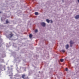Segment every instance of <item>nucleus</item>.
Wrapping results in <instances>:
<instances>
[{
    "mask_svg": "<svg viewBox=\"0 0 79 79\" xmlns=\"http://www.w3.org/2000/svg\"><path fill=\"white\" fill-rule=\"evenodd\" d=\"M13 35H14V34H13V33H12V32L11 31L10 32L9 35L8 36L6 35V36L7 37H8V38H9L10 39H11V37H13Z\"/></svg>",
    "mask_w": 79,
    "mask_h": 79,
    "instance_id": "1",
    "label": "nucleus"
},
{
    "mask_svg": "<svg viewBox=\"0 0 79 79\" xmlns=\"http://www.w3.org/2000/svg\"><path fill=\"white\" fill-rule=\"evenodd\" d=\"M74 43L73 42L72 40L70 41V47H73V44H74Z\"/></svg>",
    "mask_w": 79,
    "mask_h": 79,
    "instance_id": "2",
    "label": "nucleus"
},
{
    "mask_svg": "<svg viewBox=\"0 0 79 79\" xmlns=\"http://www.w3.org/2000/svg\"><path fill=\"white\" fill-rule=\"evenodd\" d=\"M41 24L43 27H45V26L46 24L44 22L41 23Z\"/></svg>",
    "mask_w": 79,
    "mask_h": 79,
    "instance_id": "3",
    "label": "nucleus"
},
{
    "mask_svg": "<svg viewBox=\"0 0 79 79\" xmlns=\"http://www.w3.org/2000/svg\"><path fill=\"white\" fill-rule=\"evenodd\" d=\"M75 19H79V15H77L75 17Z\"/></svg>",
    "mask_w": 79,
    "mask_h": 79,
    "instance_id": "4",
    "label": "nucleus"
},
{
    "mask_svg": "<svg viewBox=\"0 0 79 79\" xmlns=\"http://www.w3.org/2000/svg\"><path fill=\"white\" fill-rule=\"evenodd\" d=\"M25 76H26V75L23 74L22 75V77L23 79H26V78L25 77Z\"/></svg>",
    "mask_w": 79,
    "mask_h": 79,
    "instance_id": "5",
    "label": "nucleus"
},
{
    "mask_svg": "<svg viewBox=\"0 0 79 79\" xmlns=\"http://www.w3.org/2000/svg\"><path fill=\"white\" fill-rule=\"evenodd\" d=\"M66 49H68V48H69V45H68V44H67L65 47Z\"/></svg>",
    "mask_w": 79,
    "mask_h": 79,
    "instance_id": "6",
    "label": "nucleus"
},
{
    "mask_svg": "<svg viewBox=\"0 0 79 79\" xmlns=\"http://www.w3.org/2000/svg\"><path fill=\"white\" fill-rule=\"evenodd\" d=\"M47 22V23H50V20H49L48 19H47L46 20Z\"/></svg>",
    "mask_w": 79,
    "mask_h": 79,
    "instance_id": "7",
    "label": "nucleus"
},
{
    "mask_svg": "<svg viewBox=\"0 0 79 79\" xmlns=\"http://www.w3.org/2000/svg\"><path fill=\"white\" fill-rule=\"evenodd\" d=\"M32 37V34H30L29 35V37L30 38H31Z\"/></svg>",
    "mask_w": 79,
    "mask_h": 79,
    "instance_id": "8",
    "label": "nucleus"
},
{
    "mask_svg": "<svg viewBox=\"0 0 79 79\" xmlns=\"http://www.w3.org/2000/svg\"><path fill=\"white\" fill-rule=\"evenodd\" d=\"M60 61L61 62H63V61H64V60L63 59H60Z\"/></svg>",
    "mask_w": 79,
    "mask_h": 79,
    "instance_id": "9",
    "label": "nucleus"
},
{
    "mask_svg": "<svg viewBox=\"0 0 79 79\" xmlns=\"http://www.w3.org/2000/svg\"><path fill=\"white\" fill-rule=\"evenodd\" d=\"M35 15H38V12H35Z\"/></svg>",
    "mask_w": 79,
    "mask_h": 79,
    "instance_id": "10",
    "label": "nucleus"
},
{
    "mask_svg": "<svg viewBox=\"0 0 79 79\" xmlns=\"http://www.w3.org/2000/svg\"><path fill=\"white\" fill-rule=\"evenodd\" d=\"M35 32L36 33V32H38V30H35Z\"/></svg>",
    "mask_w": 79,
    "mask_h": 79,
    "instance_id": "11",
    "label": "nucleus"
},
{
    "mask_svg": "<svg viewBox=\"0 0 79 79\" xmlns=\"http://www.w3.org/2000/svg\"><path fill=\"white\" fill-rule=\"evenodd\" d=\"M62 52H63V53H64V52H65V51L64 50H62Z\"/></svg>",
    "mask_w": 79,
    "mask_h": 79,
    "instance_id": "12",
    "label": "nucleus"
},
{
    "mask_svg": "<svg viewBox=\"0 0 79 79\" xmlns=\"http://www.w3.org/2000/svg\"><path fill=\"white\" fill-rule=\"evenodd\" d=\"M0 40H2V39L0 38ZM2 46V44H1V43H0V47Z\"/></svg>",
    "mask_w": 79,
    "mask_h": 79,
    "instance_id": "13",
    "label": "nucleus"
},
{
    "mask_svg": "<svg viewBox=\"0 0 79 79\" xmlns=\"http://www.w3.org/2000/svg\"><path fill=\"white\" fill-rule=\"evenodd\" d=\"M3 55L4 56H2V58H4V57H5V55L4 54V55Z\"/></svg>",
    "mask_w": 79,
    "mask_h": 79,
    "instance_id": "14",
    "label": "nucleus"
},
{
    "mask_svg": "<svg viewBox=\"0 0 79 79\" xmlns=\"http://www.w3.org/2000/svg\"><path fill=\"white\" fill-rule=\"evenodd\" d=\"M6 23H8L9 22L7 20H6Z\"/></svg>",
    "mask_w": 79,
    "mask_h": 79,
    "instance_id": "15",
    "label": "nucleus"
},
{
    "mask_svg": "<svg viewBox=\"0 0 79 79\" xmlns=\"http://www.w3.org/2000/svg\"><path fill=\"white\" fill-rule=\"evenodd\" d=\"M65 71H68V68H66Z\"/></svg>",
    "mask_w": 79,
    "mask_h": 79,
    "instance_id": "16",
    "label": "nucleus"
},
{
    "mask_svg": "<svg viewBox=\"0 0 79 79\" xmlns=\"http://www.w3.org/2000/svg\"><path fill=\"white\" fill-rule=\"evenodd\" d=\"M53 23V21L52 20H51V23Z\"/></svg>",
    "mask_w": 79,
    "mask_h": 79,
    "instance_id": "17",
    "label": "nucleus"
},
{
    "mask_svg": "<svg viewBox=\"0 0 79 79\" xmlns=\"http://www.w3.org/2000/svg\"><path fill=\"white\" fill-rule=\"evenodd\" d=\"M78 2L79 3V0H78Z\"/></svg>",
    "mask_w": 79,
    "mask_h": 79,
    "instance_id": "18",
    "label": "nucleus"
},
{
    "mask_svg": "<svg viewBox=\"0 0 79 79\" xmlns=\"http://www.w3.org/2000/svg\"><path fill=\"white\" fill-rule=\"evenodd\" d=\"M2 61L3 62V61H4V60H2Z\"/></svg>",
    "mask_w": 79,
    "mask_h": 79,
    "instance_id": "19",
    "label": "nucleus"
},
{
    "mask_svg": "<svg viewBox=\"0 0 79 79\" xmlns=\"http://www.w3.org/2000/svg\"><path fill=\"white\" fill-rule=\"evenodd\" d=\"M0 13H2V12H0Z\"/></svg>",
    "mask_w": 79,
    "mask_h": 79,
    "instance_id": "20",
    "label": "nucleus"
},
{
    "mask_svg": "<svg viewBox=\"0 0 79 79\" xmlns=\"http://www.w3.org/2000/svg\"><path fill=\"white\" fill-rule=\"evenodd\" d=\"M62 2H63V0L62 1Z\"/></svg>",
    "mask_w": 79,
    "mask_h": 79,
    "instance_id": "21",
    "label": "nucleus"
}]
</instances>
